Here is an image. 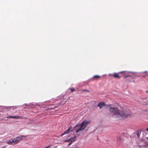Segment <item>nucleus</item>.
<instances>
[{
	"label": "nucleus",
	"instance_id": "obj_1",
	"mask_svg": "<svg viewBox=\"0 0 148 148\" xmlns=\"http://www.w3.org/2000/svg\"><path fill=\"white\" fill-rule=\"evenodd\" d=\"M106 108L108 110L111 114L113 116L118 118H125L130 115V111L128 110H120L116 107L112 105L108 104L106 106Z\"/></svg>",
	"mask_w": 148,
	"mask_h": 148
},
{
	"label": "nucleus",
	"instance_id": "obj_2",
	"mask_svg": "<svg viewBox=\"0 0 148 148\" xmlns=\"http://www.w3.org/2000/svg\"><path fill=\"white\" fill-rule=\"evenodd\" d=\"M90 122L89 121L85 120L82 122L80 124L77 125L75 127V128H76V132L80 134L88 126Z\"/></svg>",
	"mask_w": 148,
	"mask_h": 148
},
{
	"label": "nucleus",
	"instance_id": "obj_3",
	"mask_svg": "<svg viewBox=\"0 0 148 148\" xmlns=\"http://www.w3.org/2000/svg\"><path fill=\"white\" fill-rule=\"evenodd\" d=\"M27 139L26 136L20 135L16 138V139L18 143L21 140H25Z\"/></svg>",
	"mask_w": 148,
	"mask_h": 148
},
{
	"label": "nucleus",
	"instance_id": "obj_4",
	"mask_svg": "<svg viewBox=\"0 0 148 148\" xmlns=\"http://www.w3.org/2000/svg\"><path fill=\"white\" fill-rule=\"evenodd\" d=\"M6 117L7 119L12 118V119H21V117L20 116H8Z\"/></svg>",
	"mask_w": 148,
	"mask_h": 148
},
{
	"label": "nucleus",
	"instance_id": "obj_5",
	"mask_svg": "<svg viewBox=\"0 0 148 148\" xmlns=\"http://www.w3.org/2000/svg\"><path fill=\"white\" fill-rule=\"evenodd\" d=\"M76 136H74L73 137L70 138L69 139L67 140L64 141V142H69V141L71 142L75 140V138Z\"/></svg>",
	"mask_w": 148,
	"mask_h": 148
},
{
	"label": "nucleus",
	"instance_id": "obj_6",
	"mask_svg": "<svg viewBox=\"0 0 148 148\" xmlns=\"http://www.w3.org/2000/svg\"><path fill=\"white\" fill-rule=\"evenodd\" d=\"M104 106V102H100L99 103L98 106L99 107V108L101 109L103 106Z\"/></svg>",
	"mask_w": 148,
	"mask_h": 148
},
{
	"label": "nucleus",
	"instance_id": "obj_7",
	"mask_svg": "<svg viewBox=\"0 0 148 148\" xmlns=\"http://www.w3.org/2000/svg\"><path fill=\"white\" fill-rule=\"evenodd\" d=\"M12 143H13V145H14L15 144H16L18 143L16 139L15 138H12Z\"/></svg>",
	"mask_w": 148,
	"mask_h": 148
},
{
	"label": "nucleus",
	"instance_id": "obj_8",
	"mask_svg": "<svg viewBox=\"0 0 148 148\" xmlns=\"http://www.w3.org/2000/svg\"><path fill=\"white\" fill-rule=\"evenodd\" d=\"M12 139H11L10 140H8V141H7V143L9 145H13V143H12Z\"/></svg>",
	"mask_w": 148,
	"mask_h": 148
},
{
	"label": "nucleus",
	"instance_id": "obj_9",
	"mask_svg": "<svg viewBox=\"0 0 148 148\" xmlns=\"http://www.w3.org/2000/svg\"><path fill=\"white\" fill-rule=\"evenodd\" d=\"M113 77H117L118 78H120V76H119L118 75V73H114Z\"/></svg>",
	"mask_w": 148,
	"mask_h": 148
},
{
	"label": "nucleus",
	"instance_id": "obj_10",
	"mask_svg": "<svg viewBox=\"0 0 148 148\" xmlns=\"http://www.w3.org/2000/svg\"><path fill=\"white\" fill-rule=\"evenodd\" d=\"M69 131L70 130L69 129H68V130H66L64 132V133L62 135V136H63L64 134L68 133L69 132Z\"/></svg>",
	"mask_w": 148,
	"mask_h": 148
},
{
	"label": "nucleus",
	"instance_id": "obj_11",
	"mask_svg": "<svg viewBox=\"0 0 148 148\" xmlns=\"http://www.w3.org/2000/svg\"><path fill=\"white\" fill-rule=\"evenodd\" d=\"M122 141V140H121V139H120L119 138V139H118V140L117 143L119 144L120 143V142H121Z\"/></svg>",
	"mask_w": 148,
	"mask_h": 148
},
{
	"label": "nucleus",
	"instance_id": "obj_12",
	"mask_svg": "<svg viewBox=\"0 0 148 148\" xmlns=\"http://www.w3.org/2000/svg\"><path fill=\"white\" fill-rule=\"evenodd\" d=\"M93 77L94 78H99L100 77V76L98 75H96L94 76Z\"/></svg>",
	"mask_w": 148,
	"mask_h": 148
},
{
	"label": "nucleus",
	"instance_id": "obj_13",
	"mask_svg": "<svg viewBox=\"0 0 148 148\" xmlns=\"http://www.w3.org/2000/svg\"><path fill=\"white\" fill-rule=\"evenodd\" d=\"M108 75H109V77H111V76H113V77L114 74L110 73V74H109Z\"/></svg>",
	"mask_w": 148,
	"mask_h": 148
},
{
	"label": "nucleus",
	"instance_id": "obj_14",
	"mask_svg": "<svg viewBox=\"0 0 148 148\" xmlns=\"http://www.w3.org/2000/svg\"><path fill=\"white\" fill-rule=\"evenodd\" d=\"M70 89L71 92H73L75 90V89L73 88H71Z\"/></svg>",
	"mask_w": 148,
	"mask_h": 148
},
{
	"label": "nucleus",
	"instance_id": "obj_15",
	"mask_svg": "<svg viewBox=\"0 0 148 148\" xmlns=\"http://www.w3.org/2000/svg\"><path fill=\"white\" fill-rule=\"evenodd\" d=\"M83 91H86V92H89V90H82Z\"/></svg>",
	"mask_w": 148,
	"mask_h": 148
},
{
	"label": "nucleus",
	"instance_id": "obj_16",
	"mask_svg": "<svg viewBox=\"0 0 148 148\" xmlns=\"http://www.w3.org/2000/svg\"><path fill=\"white\" fill-rule=\"evenodd\" d=\"M147 71H145L141 72V73H147Z\"/></svg>",
	"mask_w": 148,
	"mask_h": 148
},
{
	"label": "nucleus",
	"instance_id": "obj_17",
	"mask_svg": "<svg viewBox=\"0 0 148 148\" xmlns=\"http://www.w3.org/2000/svg\"><path fill=\"white\" fill-rule=\"evenodd\" d=\"M72 128V126H70L69 127V128L68 129H69V130H70V129Z\"/></svg>",
	"mask_w": 148,
	"mask_h": 148
},
{
	"label": "nucleus",
	"instance_id": "obj_18",
	"mask_svg": "<svg viewBox=\"0 0 148 148\" xmlns=\"http://www.w3.org/2000/svg\"><path fill=\"white\" fill-rule=\"evenodd\" d=\"M124 72V71H121V72H119V73H123V72Z\"/></svg>",
	"mask_w": 148,
	"mask_h": 148
},
{
	"label": "nucleus",
	"instance_id": "obj_19",
	"mask_svg": "<svg viewBox=\"0 0 148 148\" xmlns=\"http://www.w3.org/2000/svg\"><path fill=\"white\" fill-rule=\"evenodd\" d=\"M72 142H70V143H69V145H71V143H72Z\"/></svg>",
	"mask_w": 148,
	"mask_h": 148
},
{
	"label": "nucleus",
	"instance_id": "obj_20",
	"mask_svg": "<svg viewBox=\"0 0 148 148\" xmlns=\"http://www.w3.org/2000/svg\"><path fill=\"white\" fill-rule=\"evenodd\" d=\"M146 130L148 132V128L146 129Z\"/></svg>",
	"mask_w": 148,
	"mask_h": 148
},
{
	"label": "nucleus",
	"instance_id": "obj_21",
	"mask_svg": "<svg viewBox=\"0 0 148 148\" xmlns=\"http://www.w3.org/2000/svg\"><path fill=\"white\" fill-rule=\"evenodd\" d=\"M146 92H147L148 93V91H146Z\"/></svg>",
	"mask_w": 148,
	"mask_h": 148
},
{
	"label": "nucleus",
	"instance_id": "obj_22",
	"mask_svg": "<svg viewBox=\"0 0 148 148\" xmlns=\"http://www.w3.org/2000/svg\"><path fill=\"white\" fill-rule=\"evenodd\" d=\"M130 72V73H132V72Z\"/></svg>",
	"mask_w": 148,
	"mask_h": 148
},
{
	"label": "nucleus",
	"instance_id": "obj_23",
	"mask_svg": "<svg viewBox=\"0 0 148 148\" xmlns=\"http://www.w3.org/2000/svg\"><path fill=\"white\" fill-rule=\"evenodd\" d=\"M128 76H126V77H127Z\"/></svg>",
	"mask_w": 148,
	"mask_h": 148
},
{
	"label": "nucleus",
	"instance_id": "obj_24",
	"mask_svg": "<svg viewBox=\"0 0 148 148\" xmlns=\"http://www.w3.org/2000/svg\"><path fill=\"white\" fill-rule=\"evenodd\" d=\"M137 135L138 136V134H137Z\"/></svg>",
	"mask_w": 148,
	"mask_h": 148
}]
</instances>
